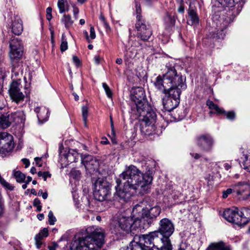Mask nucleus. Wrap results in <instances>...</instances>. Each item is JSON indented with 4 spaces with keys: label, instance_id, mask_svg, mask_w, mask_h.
I'll return each mask as SVG.
<instances>
[{
    "label": "nucleus",
    "instance_id": "nucleus-1",
    "mask_svg": "<svg viewBox=\"0 0 250 250\" xmlns=\"http://www.w3.org/2000/svg\"><path fill=\"white\" fill-rule=\"evenodd\" d=\"M154 162L149 161L146 163L145 172H142L136 166L131 165L126 166L125 169L120 175V178L125 180L123 188H121V180H116L115 187L117 193L120 198L128 200L134 192H147L151 188L153 179V169L150 166H154Z\"/></svg>",
    "mask_w": 250,
    "mask_h": 250
},
{
    "label": "nucleus",
    "instance_id": "nucleus-2",
    "mask_svg": "<svg viewBox=\"0 0 250 250\" xmlns=\"http://www.w3.org/2000/svg\"><path fill=\"white\" fill-rule=\"evenodd\" d=\"M87 235L76 241L74 250H99L104 243V232L101 228L89 227L86 229Z\"/></svg>",
    "mask_w": 250,
    "mask_h": 250
},
{
    "label": "nucleus",
    "instance_id": "nucleus-3",
    "mask_svg": "<svg viewBox=\"0 0 250 250\" xmlns=\"http://www.w3.org/2000/svg\"><path fill=\"white\" fill-rule=\"evenodd\" d=\"M166 67L167 68V72L162 77L158 76L156 78L154 83L155 87L165 94L177 87L186 89V78L178 74L174 66L167 64Z\"/></svg>",
    "mask_w": 250,
    "mask_h": 250
},
{
    "label": "nucleus",
    "instance_id": "nucleus-4",
    "mask_svg": "<svg viewBox=\"0 0 250 250\" xmlns=\"http://www.w3.org/2000/svg\"><path fill=\"white\" fill-rule=\"evenodd\" d=\"M137 116L142 117L141 131L146 135H149L155 133L157 116L155 112L147 105L142 107L141 111H134Z\"/></svg>",
    "mask_w": 250,
    "mask_h": 250
},
{
    "label": "nucleus",
    "instance_id": "nucleus-5",
    "mask_svg": "<svg viewBox=\"0 0 250 250\" xmlns=\"http://www.w3.org/2000/svg\"><path fill=\"white\" fill-rule=\"evenodd\" d=\"M158 233L162 235L160 240L163 245L159 248H157L158 250H172V246L169 237L172 235L174 231V225L172 221L168 218L161 219L159 223V227L157 230Z\"/></svg>",
    "mask_w": 250,
    "mask_h": 250
},
{
    "label": "nucleus",
    "instance_id": "nucleus-6",
    "mask_svg": "<svg viewBox=\"0 0 250 250\" xmlns=\"http://www.w3.org/2000/svg\"><path fill=\"white\" fill-rule=\"evenodd\" d=\"M161 208L158 206L151 207L146 202L143 201L136 205L133 208V215L135 220H145V218L153 219L156 218L160 213Z\"/></svg>",
    "mask_w": 250,
    "mask_h": 250
},
{
    "label": "nucleus",
    "instance_id": "nucleus-7",
    "mask_svg": "<svg viewBox=\"0 0 250 250\" xmlns=\"http://www.w3.org/2000/svg\"><path fill=\"white\" fill-rule=\"evenodd\" d=\"M135 220L133 211L132 212V216H127L121 214L118 215L114 218L112 223V232L116 234L120 233L121 231L125 233H128L131 231V228L133 229L134 225L141 222Z\"/></svg>",
    "mask_w": 250,
    "mask_h": 250
},
{
    "label": "nucleus",
    "instance_id": "nucleus-8",
    "mask_svg": "<svg viewBox=\"0 0 250 250\" xmlns=\"http://www.w3.org/2000/svg\"><path fill=\"white\" fill-rule=\"evenodd\" d=\"M250 211V210L249 209L246 208L239 212L237 208H227L224 211L223 217L230 223H235L238 225H245L248 222L249 219H250V216L246 215Z\"/></svg>",
    "mask_w": 250,
    "mask_h": 250
},
{
    "label": "nucleus",
    "instance_id": "nucleus-9",
    "mask_svg": "<svg viewBox=\"0 0 250 250\" xmlns=\"http://www.w3.org/2000/svg\"><path fill=\"white\" fill-rule=\"evenodd\" d=\"M111 194L110 185L103 178H99L94 183V197L98 201L102 202L107 200Z\"/></svg>",
    "mask_w": 250,
    "mask_h": 250
},
{
    "label": "nucleus",
    "instance_id": "nucleus-10",
    "mask_svg": "<svg viewBox=\"0 0 250 250\" xmlns=\"http://www.w3.org/2000/svg\"><path fill=\"white\" fill-rule=\"evenodd\" d=\"M220 3L228 7L227 16L228 20L226 23H230L240 12L247 0H217Z\"/></svg>",
    "mask_w": 250,
    "mask_h": 250
},
{
    "label": "nucleus",
    "instance_id": "nucleus-11",
    "mask_svg": "<svg viewBox=\"0 0 250 250\" xmlns=\"http://www.w3.org/2000/svg\"><path fill=\"white\" fill-rule=\"evenodd\" d=\"M182 90L180 87H177L165 94L166 97L163 99V104L166 110L170 112L179 105Z\"/></svg>",
    "mask_w": 250,
    "mask_h": 250
},
{
    "label": "nucleus",
    "instance_id": "nucleus-12",
    "mask_svg": "<svg viewBox=\"0 0 250 250\" xmlns=\"http://www.w3.org/2000/svg\"><path fill=\"white\" fill-rule=\"evenodd\" d=\"M131 98L135 104L134 106L132 107V112L141 111L142 107L148 105L146 102L145 91L142 87H138L133 89Z\"/></svg>",
    "mask_w": 250,
    "mask_h": 250
},
{
    "label": "nucleus",
    "instance_id": "nucleus-13",
    "mask_svg": "<svg viewBox=\"0 0 250 250\" xmlns=\"http://www.w3.org/2000/svg\"><path fill=\"white\" fill-rule=\"evenodd\" d=\"M233 192L240 200H250V182H239L233 185Z\"/></svg>",
    "mask_w": 250,
    "mask_h": 250
},
{
    "label": "nucleus",
    "instance_id": "nucleus-14",
    "mask_svg": "<svg viewBox=\"0 0 250 250\" xmlns=\"http://www.w3.org/2000/svg\"><path fill=\"white\" fill-rule=\"evenodd\" d=\"M138 18L135 24L137 37L143 41H147L152 34L151 26L145 20H141L139 17Z\"/></svg>",
    "mask_w": 250,
    "mask_h": 250
},
{
    "label": "nucleus",
    "instance_id": "nucleus-15",
    "mask_svg": "<svg viewBox=\"0 0 250 250\" xmlns=\"http://www.w3.org/2000/svg\"><path fill=\"white\" fill-rule=\"evenodd\" d=\"M14 148L12 135L6 132L0 133V153L6 154L12 151Z\"/></svg>",
    "mask_w": 250,
    "mask_h": 250
},
{
    "label": "nucleus",
    "instance_id": "nucleus-16",
    "mask_svg": "<svg viewBox=\"0 0 250 250\" xmlns=\"http://www.w3.org/2000/svg\"><path fill=\"white\" fill-rule=\"evenodd\" d=\"M10 47L9 55L13 63L15 60L21 58L22 55L23 51L21 41L18 38L14 39L10 42Z\"/></svg>",
    "mask_w": 250,
    "mask_h": 250
},
{
    "label": "nucleus",
    "instance_id": "nucleus-17",
    "mask_svg": "<svg viewBox=\"0 0 250 250\" xmlns=\"http://www.w3.org/2000/svg\"><path fill=\"white\" fill-rule=\"evenodd\" d=\"M21 85L19 83L13 81L10 84L8 90L11 99L17 104L23 101L24 98V94L21 91Z\"/></svg>",
    "mask_w": 250,
    "mask_h": 250
},
{
    "label": "nucleus",
    "instance_id": "nucleus-18",
    "mask_svg": "<svg viewBox=\"0 0 250 250\" xmlns=\"http://www.w3.org/2000/svg\"><path fill=\"white\" fill-rule=\"evenodd\" d=\"M196 140L197 146L205 151H210L214 143L213 139L209 134L201 135L197 137Z\"/></svg>",
    "mask_w": 250,
    "mask_h": 250
},
{
    "label": "nucleus",
    "instance_id": "nucleus-19",
    "mask_svg": "<svg viewBox=\"0 0 250 250\" xmlns=\"http://www.w3.org/2000/svg\"><path fill=\"white\" fill-rule=\"evenodd\" d=\"M82 161L86 170L90 173H93L98 167L99 162L91 155L85 156L82 159Z\"/></svg>",
    "mask_w": 250,
    "mask_h": 250
},
{
    "label": "nucleus",
    "instance_id": "nucleus-20",
    "mask_svg": "<svg viewBox=\"0 0 250 250\" xmlns=\"http://www.w3.org/2000/svg\"><path fill=\"white\" fill-rule=\"evenodd\" d=\"M229 16H227V18L225 19H221L220 22L223 24V26H220L219 29L217 30L216 33H214L212 35L213 38H216L217 39H223L225 36V33L224 29L227 28L229 23H226V21L228 20Z\"/></svg>",
    "mask_w": 250,
    "mask_h": 250
},
{
    "label": "nucleus",
    "instance_id": "nucleus-21",
    "mask_svg": "<svg viewBox=\"0 0 250 250\" xmlns=\"http://www.w3.org/2000/svg\"><path fill=\"white\" fill-rule=\"evenodd\" d=\"M35 111L37 114V117L39 121H46L49 117V111L48 108L45 107H37Z\"/></svg>",
    "mask_w": 250,
    "mask_h": 250
},
{
    "label": "nucleus",
    "instance_id": "nucleus-22",
    "mask_svg": "<svg viewBox=\"0 0 250 250\" xmlns=\"http://www.w3.org/2000/svg\"><path fill=\"white\" fill-rule=\"evenodd\" d=\"M206 250H231L230 247L223 241L211 243Z\"/></svg>",
    "mask_w": 250,
    "mask_h": 250
},
{
    "label": "nucleus",
    "instance_id": "nucleus-23",
    "mask_svg": "<svg viewBox=\"0 0 250 250\" xmlns=\"http://www.w3.org/2000/svg\"><path fill=\"white\" fill-rule=\"evenodd\" d=\"M188 14L190 19V22L188 23L189 24L194 25L197 24L199 22V18L196 11L194 10L192 6L190 4L188 10Z\"/></svg>",
    "mask_w": 250,
    "mask_h": 250
},
{
    "label": "nucleus",
    "instance_id": "nucleus-24",
    "mask_svg": "<svg viewBox=\"0 0 250 250\" xmlns=\"http://www.w3.org/2000/svg\"><path fill=\"white\" fill-rule=\"evenodd\" d=\"M12 30L13 33L17 35H20L23 30L22 21L20 19L15 21L12 23Z\"/></svg>",
    "mask_w": 250,
    "mask_h": 250
},
{
    "label": "nucleus",
    "instance_id": "nucleus-25",
    "mask_svg": "<svg viewBox=\"0 0 250 250\" xmlns=\"http://www.w3.org/2000/svg\"><path fill=\"white\" fill-rule=\"evenodd\" d=\"M11 123L9 114L2 115L0 116V128L4 129L9 127Z\"/></svg>",
    "mask_w": 250,
    "mask_h": 250
},
{
    "label": "nucleus",
    "instance_id": "nucleus-26",
    "mask_svg": "<svg viewBox=\"0 0 250 250\" xmlns=\"http://www.w3.org/2000/svg\"><path fill=\"white\" fill-rule=\"evenodd\" d=\"M137 54V51L134 47L128 48L126 45L125 46V56L127 60L135 58Z\"/></svg>",
    "mask_w": 250,
    "mask_h": 250
},
{
    "label": "nucleus",
    "instance_id": "nucleus-27",
    "mask_svg": "<svg viewBox=\"0 0 250 250\" xmlns=\"http://www.w3.org/2000/svg\"><path fill=\"white\" fill-rule=\"evenodd\" d=\"M164 24L166 28H169L174 26L175 20L173 16L168 13L164 17Z\"/></svg>",
    "mask_w": 250,
    "mask_h": 250
},
{
    "label": "nucleus",
    "instance_id": "nucleus-28",
    "mask_svg": "<svg viewBox=\"0 0 250 250\" xmlns=\"http://www.w3.org/2000/svg\"><path fill=\"white\" fill-rule=\"evenodd\" d=\"M206 104L210 110H214L217 113L222 114L225 113L224 110L221 109L217 104L209 100L207 101Z\"/></svg>",
    "mask_w": 250,
    "mask_h": 250
},
{
    "label": "nucleus",
    "instance_id": "nucleus-29",
    "mask_svg": "<svg viewBox=\"0 0 250 250\" xmlns=\"http://www.w3.org/2000/svg\"><path fill=\"white\" fill-rule=\"evenodd\" d=\"M79 153L74 150L69 151L67 155V159L70 163L76 162L79 159Z\"/></svg>",
    "mask_w": 250,
    "mask_h": 250
},
{
    "label": "nucleus",
    "instance_id": "nucleus-30",
    "mask_svg": "<svg viewBox=\"0 0 250 250\" xmlns=\"http://www.w3.org/2000/svg\"><path fill=\"white\" fill-rule=\"evenodd\" d=\"M62 22L64 24L65 28L67 29L69 28L73 23V21L69 15H63Z\"/></svg>",
    "mask_w": 250,
    "mask_h": 250
},
{
    "label": "nucleus",
    "instance_id": "nucleus-31",
    "mask_svg": "<svg viewBox=\"0 0 250 250\" xmlns=\"http://www.w3.org/2000/svg\"><path fill=\"white\" fill-rule=\"evenodd\" d=\"M66 0H58L57 5L60 13H63L68 11V9L66 7Z\"/></svg>",
    "mask_w": 250,
    "mask_h": 250
},
{
    "label": "nucleus",
    "instance_id": "nucleus-32",
    "mask_svg": "<svg viewBox=\"0 0 250 250\" xmlns=\"http://www.w3.org/2000/svg\"><path fill=\"white\" fill-rule=\"evenodd\" d=\"M14 175L16 181L19 183L23 182L25 179V175L20 171L15 172Z\"/></svg>",
    "mask_w": 250,
    "mask_h": 250
},
{
    "label": "nucleus",
    "instance_id": "nucleus-33",
    "mask_svg": "<svg viewBox=\"0 0 250 250\" xmlns=\"http://www.w3.org/2000/svg\"><path fill=\"white\" fill-rule=\"evenodd\" d=\"M244 168L250 171V154L244 155Z\"/></svg>",
    "mask_w": 250,
    "mask_h": 250
},
{
    "label": "nucleus",
    "instance_id": "nucleus-34",
    "mask_svg": "<svg viewBox=\"0 0 250 250\" xmlns=\"http://www.w3.org/2000/svg\"><path fill=\"white\" fill-rule=\"evenodd\" d=\"M103 87L106 93V94L107 96L109 98L111 99L112 98V92L111 90L109 87L108 86V85L105 83H102Z\"/></svg>",
    "mask_w": 250,
    "mask_h": 250
},
{
    "label": "nucleus",
    "instance_id": "nucleus-35",
    "mask_svg": "<svg viewBox=\"0 0 250 250\" xmlns=\"http://www.w3.org/2000/svg\"><path fill=\"white\" fill-rule=\"evenodd\" d=\"M64 35L63 34L62 38V42L60 45V49L62 52H64L67 49V42L64 39Z\"/></svg>",
    "mask_w": 250,
    "mask_h": 250
},
{
    "label": "nucleus",
    "instance_id": "nucleus-36",
    "mask_svg": "<svg viewBox=\"0 0 250 250\" xmlns=\"http://www.w3.org/2000/svg\"><path fill=\"white\" fill-rule=\"evenodd\" d=\"M82 115L83 121L85 125L86 126L88 116V107L86 106H83L82 107Z\"/></svg>",
    "mask_w": 250,
    "mask_h": 250
},
{
    "label": "nucleus",
    "instance_id": "nucleus-37",
    "mask_svg": "<svg viewBox=\"0 0 250 250\" xmlns=\"http://www.w3.org/2000/svg\"><path fill=\"white\" fill-rule=\"evenodd\" d=\"M48 222L49 225H54L55 222L56 221V218L54 216L53 213L52 211H50L48 213Z\"/></svg>",
    "mask_w": 250,
    "mask_h": 250
},
{
    "label": "nucleus",
    "instance_id": "nucleus-38",
    "mask_svg": "<svg viewBox=\"0 0 250 250\" xmlns=\"http://www.w3.org/2000/svg\"><path fill=\"white\" fill-rule=\"evenodd\" d=\"M136 14H137V16H136L137 21L139 20V18H138L139 17H140V19L141 20H145L143 18L142 16L141 15V8L140 4L138 3L137 2H136Z\"/></svg>",
    "mask_w": 250,
    "mask_h": 250
},
{
    "label": "nucleus",
    "instance_id": "nucleus-39",
    "mask_svg": "<svg viewBox=\"0 0 250 250\" xmlns=\"http://www.w3.org/2000/svg\"><path fill=\"white\" fill-rule=\"evenodd\" d=\"M42 239L41 237H40V235H36L35 237V244L38 249L41 248V246L42 244Z\"/></svg>",
    "mask_w": 250,
    "mask_h": 250
},
{
    "label": "nucleus",
    "instance_id": "nucleus-40",
    "mask_svg": "<svg viewBox=\"0 0 250 250\" xmlns=\"http://www.w3.org/2000/svg\"><path fill=\"white\" fill-rule=\"evenodd\" d=\"M33 206L37 207V211H40L42 209L40 200L38 198H35L33 201Z\"/></svg>",
    "mask_w": 250,
    "mask_h": 250
},
{
    "label": "nucleus",
    "instance_id": "nucleus-41",
    "mask_svg": "<svg viewBox=\"0 0 250 250\" xmlns=\"http://www.w3.org/2000/svg\"><path fill=\"white\" fill-rule=\"evenodd\" d=\"M38 175L39 177H42L44 181L46 180L47 177H50L51 176V174H49L48 172L42 171L38 172Z\"/></svg>",
    "mask_w": 250,
    "mask_h": 250
},
{
    "label": "nucleus",
    "instance_id": "nucleus-42",
    "mask_svg": "<svg viewBox=\"0 0 250 250\" xmlns=\"http://www.w3.org/2000/svg\"><path fill=\"white\" fill-rule=\"evenodd\" d=\"M37 235H40V237L43 239V237H46L48 236V231L46 228H44Z\"/></svg>",
    "mask_w": 250,
    "mask_h": 250
},
{
    "label": "nucleus",
    "instance_id": "nucleus-43",
    "mask_svg": "<svg viewBox=\"0 0 250 250\" xmlns=\"http://www.w3.org/2000/svg\"><path fill=\"white\" fill-rule=\"evenodd\" d=\"M71 175L74 178H78L81 175V172L79 170L76 169H72L70 172Z\"/></svg>",
    "mask_w": 250,
    "mask_h": 250
},
{
    "label": "nucleus",
    "instance_id": "nucleus-44",
    "mask_svg": "<svg viewBox=\"0 0 250 250\" xmlns=\"http://www.w3.org/2000/svg\"><path fill=\"white\" fill-rule=\"evenodd\" d=\"M96 38V34L95 32V29L93 26H90V36H89V40H93Z\"/></svg>",
    "mask_w": 250,
    "mask_h": 250
},
{
    "label": "nucleus",
    "instance_id": "nucleus-45",
    "mask_svg": "<svg viewBox=\"0 0 250 250\" xmlns=\"http://www.w3.org/2000/svg\"><path fill=\"white\" fill-rule=\"evenodd\" d=\"M232 191H233V189L232 188H228L226 190L224 191L223 192V198L225 199L228 197V195L232 193Z\"/></svg>",
    "mask_w": 250,
    "mask_h": 250
},
{
    "label": "nucleus",
    "instance_id": "nucleus-46",
    "mask_svg": "<svg viewBox=\"0 0 250 250\" xmlns=\"http://www.w3.org/2000/svg\"><path fill=\"white\" fill-rule=\"evenodd\" d=\"M52 8L50 7L47 8L46 9V19L49 21L51 20L52 19Z\"/></svg>",
    "mask_w": 250,
    "mask_h": 250
},
{
    "label": "nucleus",
    "instance_id": "nucleus-47",
    "mask_svg": "<svg viewBox=\"0 0 250 250\" xmlns=\"http://www.w3.org/2000/svg\"><path fill=\"white\" fill-rule=\"evenodd\" d=\"M227 118L229 120H233L235 117V113L233 111H229L226 114Z\"/></svg>",
    "mask_w": 250,
    "mask_h": 250
},
{
    "label": "nucleus",
    "instance_id": "nucleus-48",
    "mask_svg": "<svg viewBox=\"0 0 250 250\" xmlns=\"http://www.w3.org/2000/svg\"><path fill=\"white\" fill-rule=\"evenodd\" d=\"M38 194L39 196H42L43 199H46L48 197L47 193L46 192H43L42 190H40Z\"/></svg>",
    "mask_w": 250,
    "mask_h": 250
},
{
    "label": "nucleus",
    "instance_id": "nucleus-49",
    "mask_svg": "<svg viewBox=\"0 0 250 250\" xmlns=\"http://www.w3.org/2000/svg\"><path fill=\"white\" fill-rule=\"evenodd\" d=\"M187 248V246L186 243H181L179 245V248L178 250H186Z\"/></svg>",
    "mask_w": 250,
    "mask_h": 250
},
{
    "label": "nucleus",
    "instance_id": "nucleus-50",
    "mask_svg": "<svg viewBox=\"0 0 250 250\" xmlns=\"http://www.w3.org/2000/svg\"><path fill=\"white\" fill-rule=\"evenodd\" d=\"M22 162L25 165V167L26 168H27V167H29V166L30 165V162H29V161L28 159H27L26 158L22 159Z\"/></svg>",
    "mask_w": 250,
    "mask_h": 250
},
{
    "label": "nucleus",
    "instance_id": "nucleus-51",
    "mask_svg": "<svg viewBox=\"0 0 250 250\" xmlns=\"http://www.w3.org/2000/svg\"><path fill=\"white\" fill-rule=\"evenodd\" d=\"M79 10L77 8H74L73 9V14H74V18L76 19H78V15L79 14Z\"/></svg>",
    "mask_w": 250,
    "mask_h": 250
},
{
    "label": "nucleus",
    "instance_id": "nucleus-52",
    "mask_svg": "<svg viewBox=\"0 0 250 250\" xmlns=\"http://www.w3.org/2000/svg\"><path fill=\"white\" fill-rule=\"evenodd\" d=\"M94 61H95V62L98 64L100 63L101 62V58L99 56H95L94 58Z\"/></svg>",
    "mask_w": 250,
    "mask_h": 250
},
{
    "label": "nucleus",
    "instance_id": "nucleus-53",
    "mask_svg": "<svg viewBox=\"0 0 250 250\" xmlns=\"http://www.w3.org/2000/svg\"><path fill=\"white\" fill-rule=\"evenodd\" d=\"M185 11L184 6L183 4H181L178 9V11L180 13H184Z\"/></svg>",
    "mask_w": 250,
    "mask_h": 250
},
{
    "label": "nucleus",
    "instance_id": "nucleus-54",
    "mask_svg": "<svg viewBox=\"0 0 250 250\" xmlns=\"http://www.w3.org/2000/svg\"><path fill=\"white\" fill-rule=\"evenodd\" d=\"M101 143L103 145H107L109 143V141L106 138L103 137L102 138V140L101 141Z\"/></svg>",
    "mask_w": 250,
    "mask_h": 250
},
{
    "label": "nucleus",
    "instance_id": "nucleus-55",
    "mask_svg": "<svg viewBox=\"0 0 250 250\" xmlns=\"http://www.w3.org/2000/svg\"><path fill=\"white\" fill-rule=\"evenodd\" d=\"M73 62L76 63V65H79L80 63V60L77 56L73 57Z\"/></svg>",
    "mask_w": 250,
    "mask_h": 250
},
{
    "label": "nucleus",
    "instance_id": "nucleus-56",
    "mask_svg": "<svg viewBox=\"0 0 250 250\" xmlns=\"http://www.w3.org/2000/svg\"><path fill=\"white\" fill-rule=\"evenodd\" d=\"M34 160H35V161L36 162L37 165H39V167L42 166L41 164H39V162L41 161V158L36 157V158H35Z\"/></svg>",
    "mask_w": 250,
    "mask_h": 250
},
{
    "label": "nucleus",
    "instance_id": "nucleus-57",
    "mask_svg": "<svg viewBox=\"0 0 250 250\" xmlns=\"http://www.w3.org/2000/svg\"><path fill=\"white\" fill-rule=\"evenodd\" d=\"M57 246V244H53V245L48 246V249H49V250H55Z\"/></svg>",
    "mask_w": 250,
    "mask_h": 250
},
{
    "label": "nucleus",
    "instance_id": "nucleus-58",
    "mask_svg": "<svg viewBox=\"0 0 250 250\" xmlns=\"http://www.w3.org/2000/svg\"><path fill=\"white\" fill-rule=\"evenodd\" d=\"M83 33L84 35H85L87 42H90V41L89 40V36H88V32L86 30H84V31H83Z\"/></svg>",
    "mask_w": 250,
    "mask_h": 250
},
{
    "label": "nucleus",
    "instance_id": "nucleus-59",
    "mask_svg": "<svg viewBox=\"0 0 250 250\" xmlns=\"http://www.w3.org/2000/svg\"><path fill=\"white\" fill-rule=\"evenodd\" d=\"M37 218L38 219L40 220V221H42V220H43L44 219V215L43 213H40V214H39L37 215Z\"/></svg>",
    "mask_w": 250,
    "mask_h": 250
},
{
    "label": "nucleus",
    "instance_id": "nucleus-60",
    "mask_svg": "<svg viewBox=\"0 0 250 250\" xmlns=\"http://www.w3.org/2000/svg\"><path fill=\"white\" fill-rule=\"evenodd\" d=\"M224 167L227 170H228L231 168V166L228 163L224 164Z\"/></svg>",
    "mask_w": 250,
    "mask_h": 250
},
{
    "label": "nucleus",
    "instance_id": "nucleus-61",
    "mask_svg": "<svg viewBox=\"0 0 250 250\" xmlns=\"http://www.w3.org/2000/svg\"><path fill=\"white\" fill-rule=\"evenodd\" d=\"M190 155H192V156L194 157L195 159H198L200 157V156L197 153H196L195 154L190 153Z\"/></svg>",
    "mask_w": 250,
    "mask_h": 250
},
{
    "label": "nucleus",
    "instance_id": "nucleus-62",
    "mask_svg": "<svg viewBox=\"0 0 250 250\" xmlns=\"http://www.w3.org/2000/svg\"><path fill=\"white\" fill-rule=\"evenodd\" d=\"M116 62L118 64H121L123 62V60L121 58H118L116 59Z\"/></svg>",
    "mask_w": 250,
    "mask_h": 250
},
{
    "label": "nucleus",
    "instance_id": "nucleus-63",
    "mask_svg": "<svg viewBox=\"0 0 250 250\" xmlns=\"http://www.w3.org/2000/svg\"><path fill=\"white\" fill-rule=\"evenodd\" d=\"M30 172L33 174H34L36 173V169L35 167H32L31 168V169H30Z\"/></svg>",
    "mask_w": 250,
    "mask_h": 250
},
{
    "label": "nucleus",
    "instance_id": "nucleus-64",
    "mask_svg": "<svg viewBox=\"0 0 250 250\" xmlns=\"http://www.w3.org/2000/svg\"><path fill=\"white\" fill-rule=\"evenodd\" d=\"M100 19L103 22V23L105 22V19L103 15H101L100 17Z\"/></svg>",
    "mask_w": 250,
    "mask_h": 250
}]
</instances>
